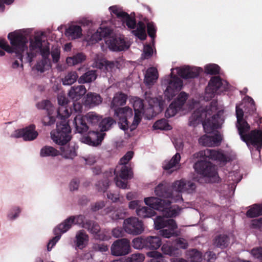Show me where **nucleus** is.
Here are the masks:
<instances>
[{
  "mask_svg": "<svg viewBox=\"0 0 262 262\" xmlns=\"http://www.w3.org/2000/svg\"><path fill=\"white\" fill-rule=\"evenodd\" d=\"M220 67L216 64H210L205 67V72L208 74L216 75L219 74Z\"/></svg>",
  "mask_w": 262,
  "mask_h": 262,
  "instance_id": "4d7b16f0",
  "label": "nucleus"
},
{
  "mask_svg": "<svg viewBox=\"0 0 262 262\" xmlns=\"http://www.w3.org/2000/svg\"><path fill=\"white\" fill-rule=\"evenodd\" d=\"M72 123L74 126L75 133L80 134L88 133V136L82 138L83 142L93 146H96L101 143L105 134L90 129V126L88 124L86 119L84 118V115L76 114L72 121Z\"/></svg>",
  "mask_w": 262,
  "mask_h": 262,
  "instance_id": "39448f33",
  "label": "nucleus"
},
{
  "mask_svg": "<svg viewBox=\"0 0 262 262\" xmlns=\"http://www.w3.org/2000/svg\"><path fill=\"white\" fill-rule=\"evenodd\" d=\"M86 56L82 53H78L72 57H67V64L68 66H73L84 61Z\"/></svg>",
  "mask_w": 262,
  "mask_h": 262,
  "instance_id": "a19ab883",
  "label": "nucleus"
},
{
  "mask_svg": "<svg viewBox=\"0 0 262 262\" xmlns=\"http://www.w3.org/2000/svg\"><path fill=\"white\" fill-rule=\"evenodd\" d=\"M132 244L133 247L135 249H145V237H136L133 240Z\"/></svg>",
  "mask_w": 262,
  "mask_h": 262,
  "instance_id": "5fc2aeb1",
  "label": "nucleus"
},
{
  "mask_svg": "<svg viewBox=\"0 0 262 262\" xmlns=\"http://www.w3.org/2000/svg\"><path fill=\"white\" fill-rule=\"evenodd\" d=\"M148 207L144 206L141 208H138L136 209V212L137 215L142 218L151 217L154 216L156 214V212L154 210L155 209Z\"/></svg>",
  "mask_w": 262,
  "mask_h": 262,
  "instance_id": "58836bf2",
  "label": "nucleus"
},
{
  "mask_svg": "<svg viewBox=\"0 0 262 262\" xmlns=\"http://www.w3.org/2000/svg\"><path fill=\"white\" fill-rule=\"evenodd\" d=\"M178 248L186 249L188 246V244L186 239L183 238H179L175 241V245Z\"/></svg>",
  "mask_w": 262,
  "mask_h": 262,
  "instance_id": "774afa93",
  "label": "nucleus"
},
{
  "mask_svg": "<svg viewBox=\"0 0 262 262\" xmlns=\"http://www.w3.org/2000/svg\"><path fill=\"white\" fill-rule=\"evenodd\" d=\"M141 113L142 111H137L136 110L135 111V116L134 118V121L133 122L132 124L130 126V131H132L134 129H135L137 127V125L139 124L140 122L141 121Z\"/></svg>",
  "mask_w": 262,
  "mask_h": 262,
  "instance_id": "13d9d810",
  "label": "nucleus"
},
{
  "mask_svg": "<svg viewBox=\"0 0 262 262\" xmlns=\"http://www.w3.org/2000/svg\"><path fill=\"white\" fill-rule=\"evenodd\" d=\"M78 76L76 71L69 72L67 75V85H71L78 79Z\"/></svg>",
  "mask_w": 262,
  "mask_h": 262,
  "instance_id": "052dcab7",
  "label": "nucleus"
},
{
  "mask_svg": "<svg viewBox=\"0 0 262 262\" xmlns=\"http://www.w3.org/2000/svg\"><path fill=\"white\" fill-rule=\"evenodd\" d=\"M111 253L115 256H124L131 252L130 243L127 238H121L115 241L111 246Z\"/></svg>",
  "mask_w": 262,
  "mask_h": 262,
  "instance_id": "f8f14e48",
  "label": "nucleus"
},
{
  "mask_svg": "<svg viewBox=\"0 0 262 262\" xmlns=\"http://www.w3.org/2000/svg\"><path fill=\"white\" fill-rule=\"evenodd\" d=\"M174 191L172 189V185L171 186L169 183L163 181L157 186L155 189V192L156 195L166 199V200H173L177 202L182 200V196L179 193L177 194L176 198H173Z\"/></svg>",
  "mask_w": 262,
  "mask_h": 262,
  "instance_id": "9d476101",
  "label": "nucleus"
},
{
  "mask_svg": "<svg viewBox=\"0 0 262 262\" xmlns=\"http://www.w3.org/2000/svg\"><path fill=\"white\" fill-rule=\"evenodd\" d=\"M102 98L100 95L89 92L85 98L84 104L90 107L99 105L102 102Z\"/></svg>",
  "mask_w": 262,
  "mask_h": 262,
  "instance_id": "393cba45",
  "label": "nucleus"
},
{
  "mask_svg": "<svg viewBox=\"0 0 262 262\" xmlns=\"http://www.w3.org/2000/svg\"><path fill=\"white\" fill-rule=\"evenodd\" d=\"M154 225L156 230L162 229L168 226L178 228L175 220L172 219H166L165 216H157L154 220Z\"/></svg>",
  "mask_w": 262,
  "mask_h": 262,
  "instance_id": "aec40b11",
  "label": "nucleus"
},
{
  "mask_svg": "<svg viewBox=\"0 0 262 262\" xmlns=\"http://www.w3.org/2000/svg\"><path fill=\"white\" fill-rule=\"evenodd\" d=\"M116 63H117V62L104 60L100 62H97L96 67L100 69H104L107 72H108L112 71V70L115 67Z\"/></svg>",
  "mask_w": 262,
  "mask_h": 262,
  "instance_id": "49530a36",
  "label": "nucleus"
},
{
  "mask_svg": "<svg viewBox=\"0 0 262 262\" xmlns=\"http://www.w3.org/2000/svg\"><path fill=\"white\" fill-rule=\"evenodd\" d=\"M248 99H249V101L247 106V109H248L247 113H248L253 117L255 115L256 117H258V114L256 112L255 103L254 100L250 97H248Z\"/></svg>",
  "mask_w": 262,
  "mask_h": 262,
  "instance_id": "864d4df0",
  "label": "nucleus"
},
{
  "mask_svg": "<svg viewBox=\"0 0 262 262\" xmlns=\"http://www.w3.org/2000/svg\"><path fill=\"white\" fill-rule=\"evenodd\" d=\"M246 216L249 218H253L262 215V204H254L247 211Z\"/></svg>",
  "mask_w": 262,
  "mask_h": 262,
  "instance_id": "ea45409f",
  "label": "nucleus"
},
{
  "mask_svg": "<svg viewBox=\"0 0 262 262\" xmlns=\"http://www.w3.org/2000/svg\"><path fill=\"white\" fill-rule=\"evenodd\" d=\"M66 232V220H64L61 224L58 225L54 229L55 237L51 239L47 245V250L50 251L56 243L60 238L61 234Z\"/></svg>",
  "mask_w": 262,
  "mask_h": 262,
  "instance_id": "6ab92c4d",
  "label": "nucleus"
},
{
  "mask_svg": "<svg viewBox=\"0 0 262 262\" xmlns=\"http://www.w3.org/2000/svg\"><path fill=\"white\" fill-rule=\"evenodd\" d=\"M199 155L202 159L194 164V168L198 173L204 177L215 178L217 175L216 166L209 160H217L221 162L228 161L226 155L215 150L206 149L200 151Z\"/></svg>",
  "mask_w": 262,
  "mask_h": 262,
  "instance_id": "f03ea898",
  "label": "nucleus"
},
{
  "mask_svg": "<svg viewBox=\"0 0 262 262\" xmlns=\"http://www.w3.org/2000/svg\"><path fill=\"white\" fill-rule=\"evenodd\" d=\"M82 35V29L80 26L73 25L67 28V36H68L72 39L80 38Z\"/></svg>",
  "mask_w": 262,
  "mask_h": 262,
  "instance_id": "473e14b6",
  "label": "nucleus"
},
{
  "mask_svg": "<svg viewBox=\"0 0 262 262\" xmlns=\"http://www.w3.org/2000/svg\"><path fill=\"white\" fill-rule=\"evenodd\" d=\"M218 116V115H214L211 119L208 118L203 123V126L205 132L209 133L218 128L219 124L216 121Z\"/></svg>",
  "mask_w": 262,
  "mask_h": 262,
  "instance_id": "c756f323",
  "label": "nucleus"
},
{
  "mask_svg": "<svg viewBox=\"0 0 262 262\" xmlns=\"http://www.w3.org/2000/svg\"><path fill=\"white\" fill-rule=\"evenodd\" d=\"M186 257L191 262H201L202 260V253L196 249L187 250L186 253Z\"/></svg>",
  "mask_w": 262,
  "mask_h": 262,
  "instance_id": "4c0bfd02",
  "label": "nucleus"
},
{
  "mask_svg": "<svg viewBox=\"0 0 262 262\" xmlns=\"http://www.w3.org/2000/svg\"><path fill=\"white\" fill-rule=\"evenodd\" d=\"M57 100L60 106L57 111V117L61 120V122L57 123L56 130L51 132V137L56 144L62 146L60 149L63 153L60 154V151L53 147L46 145L40 149V156L41 157H56L61 155L66 158V154L64 153V146L66 145V94L64 92L58 95Z\"/></svg>",
  "mask_w": 262,
  "mask_h": 262,
  "instance_id": "f257e3e1",
  "label": "nucleus"
},
{
  "mask_svg": "<svg viewBox=\"0 0 262 262\" xmlns=\"http://www.w3.org/2000/svg\"><path fill=\"white\" fill-rule=\"evenodd\" d=\"M158 77L157 70L154 67L149 68L146 71L144 82L146 85H152L156 82Z\"/></svg>",
  "mask_w": 262,
  "mask_h": 262,
  "instance_id": "a878e982",
  "label": "nucleus"
},
{
  "mask_svg": "<svg viewBox=\"0 0 262 262\" xmlns=\"http://www.w3.org/2000/svg\"><path fill=\"white\" fill-rule=\"evenodd\" d=\"M106 42L114 51H122L126 48L125 41L121 37H110L106 40Z\"/></svg>",
  "mask_w": 262,
  "mask_h": 262,
  "instance_id": "5701e85b",
  "label": "nucleus"
},
{
  "mask_svg": "<svg viewBox=\"0 0 262 262\" xmlns=\"http://www.w3.org/2000/svg\"><path fill=\"white\" fill-rule=\"evenodd\" d=\"M229 243V237L225 234H220L215 237L213 239V245L221 249L226 248Z\"/></svg>",
  "mask_w": 262,
  "mask_h": 262,
  "instance_id": "72a5a7b5",
  "label": "nucleus"
},
{
  "mask_svg": "<svg viewBox=\"0 0 262 262\" xmlns=\"http://www.w3.org/2000/svg\"><path fill=\"white\" fill-rule=\"evenodd\" d=\"M146 27L144 23L139 21L137 25V29L132 31L134 35L141 40H144L147 37Z\"/></svg>",
  "mask_w": 262,
  "mask_h": 262,
  "instance_id": "c9c22d12",
  "label": "nucleus"
},
{
  "mask_svg": "<svg viewBox=\"0 0 262 262\" xmlns=\"http://www.w3.org/2000/svg\"><path fill=\"white\" fill-rule=\"evenodd\" d=\"M153 54V50L151 46L147 45L144 46L143 53L142 54V58L144 59H149Z\"/></svg>",
  "mask_w": 262,
  "mask_h": 262,
  "instance_id": "0e129e2a",
  "label": "nucleus"
},
{
  "mask_svg": "<svg viewBox=\"0 0 262 262\" xmlns=\"http://www.w3.org/2000/svg\"><path fill=\"white\" fill-rule=\"evenodd\" d=\"M172 200H163L157 197H148L144 199V202L148 206L162 211L166 219L178 215L179 212L176 208L170 207Z\"/></svg>",
  "mask_w": 262,
  "mask_h": 262,
  "instance_id": "6e6552de",
  "label": "nucleus"
},
{
  "mask_svg": "<svg viewBox=\"0 0 262 262\" xmlns=\"http://www.w3.org/2000/svg\"><path fill=\"white\" fill-rule=\"evenodd\" d=\"M153 127L156 129L170 130V125L165 119H161L157 121L154 124Z\"/></svg>",
  "mask_w": 262,
  "mask_h": 262,
  "instance_id": "3c124183",
  "label": "nucleus"
},
{
  "mask_svg": "<svg viewBox=\"0 0 262 262\" xmlns=\"http://www.w3.org/2000/svg\"><path fill=\"white\" fill-rule=\"evenodd\" d=\"M123 228L126 232L133 235H139L144 230L143 222L136 217H130L124 220Z\"/></svg>",
  "mask_w": 262,
  "mask_h": 262,
  "instance_id": "9b49d317",
  "label": "nucleus"
},
{
  "mask_svg": "<svg viewBox=\"0 0 262 262\" xmlns=\"http://www.w3.org/2000/svg\"><path fill=\"white\" fill-rule=\"evenodd\" d=\"M167 227H168V229H163L160 231V235L163 237L165 238H170L172 236H177L178 235L175 231V230L178 228H174L171 226H168Z\"/></svg>",
  "mask_w": 262,
  "mask_h": 262,
  "instance_id": "09e8293b",
  "label": "nucleus"
},
{
  "mask_svg": "<svg viewBox=\"0 0 262 262\" xmlns=\"http://www.w3.org/2000/svg\"><path fill=\"white\" fill-rule=\"evenodd\" d=\"M116 123V121L112 117L105 118L101 120L99 123L100 127H101V130L103 131H107L110 129L112 126Z\"/></svg>",
  "mask_w": 262,
  "mask_h": 262,
  "instance_id": "a18cd8bd",
  "label": "nucleus"
},
{
  "mask_svg": "<svg viewBox=\"0 0 262 262\" xmlns=\"http://www.w3.org/2000/svg\"><path fill=\"white\" fill-rule=\"evenodd\" d=\"M86 90L84 85L73 86L68 93V97L73 101L79 100L85 93Z\"/></svg>",
  "mask_w": 262,
  "mask_h": 262,
  "instance_id": "4be33fe9",
  "label": "nucleus"
},
{
  "mask_svg": "<svg viewBox=\"0 0 262 262\" xmlns=\"http://www.w3.org/2000/svg\"><path fill=\"white\" fill-rule=\"evenodd\" d=\"M162 245L161 239L158 236H149L145 237V249L157 250Z\"/></svg>",
  "mask_w": 262,
  "mask_h": 262,
  "instance_id": "bb28decb",
  "label": "nucleus"
},
{
  "mask_svg": "<svg viewBox=\"0 0 262 262\" xmlns=\"http://www.w3.org/2000/svg\"><path fill=\"white\" fill-rule=\"evenodd\" d=\"M109 183L110 181L108 179L106 178L105 179L102 181L98 182L97 184H96V186L97 187H98V188L99 191L104 192L107 189L109 186Z\"/></svg>",
  "mask_w": 262,
  "mask_h": 262,
  "instance_id": "338daca9",
  "label": "nucleus"
},
{
  "mask_svg": "<svg viewBox=\"0 0 262 262\" xmlns=\"http://www.w3.org/2000/svg\"><path fill=\"white\" fill-rule=\"evenodd\" d=\"M178 106L176 104V103L172 102L169 105V107L167 108L165 113V117L166 118H170L174 116L178 113V112L181 109V108H178Z\"/></svg>",
  "mask_w": 262,
  "mask_h": 262,
  "instance_id": "603ef678",
  "label": "nucleus"
},
{
  "mask_svg": "<svg viewBox=\"0 0 262 262\" xmlns=\"http://www.w3.org/2000/svg\"><path fill=\"white\" fill-rule=\"evenodd\" d=\"M76 239V246L82 249L86 245L89 241V236L84 230H80L77 233Z\"/></svg>",
  "mask_w": 262,
  "mask_h": 262,
  "instance_id": "2f4dec72",
  "label": "nucleus"
},
{
  "mask_svg": "<svg viewBox=\"0 0 262 262\" xmlns=\"http://www.w3.org/2000/svg\"><path fill=\"white\" fill-rule=\"evenodd\" d=\"M162 252L166 255L173 256H179L181 254V250L170 242L164 244L161 247Z\"/></svg>",
  "mask_w": 262,
  "mask_h": 262,
  "instance_id": "c85d7f7f",
  "label": "nucleus"
},
{
  "mask_svg": "<svg viewBox=\"0 0 262 262\" xmlns=\"http://www.w3.org/2000/svg\"><path fill=\"white\" fill-rule=\"evenodd\" d=\"M84 118L86 119L88 124L94 126L99 124L102 117L96 113L91 112L84 115Z\"/></svg>",
  "mask_w": 262,
  "mask_h": 262,
  "instance_id": "e433bc0d",
  "label": "nucleus"
},
{
  "mask_svg": "<svg viewBox=\"0 0 262 262\" xmlns=\"http://www.w3.org/2000/svg\"><path fill=\"white\" fill-rule=\"evenodd\" d=\"M202 71V70L201 68L190 67L188 66L178 69V75L185 79L198 77Z\"/></svg>",
  "mask_w": 262,
  "mask_h": 262,
  "instance_id": "a211bd4d",
  "label": "nucleus"
},
{
  "mask_svg": "<svg viewBox=\"0 0 262 262\" xmlns=\"http://www.w3.org/2000/svg\"><path fill=\"white\" fill-rule=\"evenodd\" d=\"M147 256L152 257L150 262H166L163 259L162 254L158 251H154L147 253Z\"/></svg>",
  "mask_w": 262,
  "mask_h": 262,
  "instance_id": "6e6d98bb",
  "label": "nucleus"
},
{
  "mask_svg": "<svg viewBox=\"0 0 262 262\" xmlns=\"http://www.w3.org/2000/svg\"><path fill=\"white\" fill-rule=\"evenodd\" d=\"M249 128V129H245L243 127L239 129L238 132L241 139L248 147L252 145L259 152L262 148V130L255 129L250 131V125Z\"/></svg>",
  "mask_w": 262,
  "mask_h": 262,
  "instance_id": "1a4fd4ad",
  "label": "nucleus"
},
{
  "mask_svg": "<svg viewBox=\"0 0 262 262\" xmlns=\"http://www.w3.org/2000/svg\"><path fill=\"white\" fill-rule=\"evenodd\" d=\"M127 99V95L122 92L115 94L112 101L111 106L115 111V116L118 119V124L121 129L128 130L129 128L128 118L133 116L132 108L128 106L120 107L126 104Z\"/></svg>",
  "mask_w": 262,
  "mask_h": 262,
  "instance_id": "7ed1b4c3",
  "label": "nucleus"
},
{
  "mask_svg": "<svg viewBox=\"0 0 262 262\" xmlns=\"http://www.w3.org/2000/svg\"><path fill=\"white\" fill-rule=\"evenodd\" d=\"M112 33V30L108 27H100L96 32L92 34L89 41L94 44L99 40H102L103 38H106Z\"/></svg>",
  "mask_w": 262,
  "mask_h": 262,
  "instance_id": "412c9836",
  "label": "nucleus"
},
{
  "mask_svg": "<svg viewBox=\"0 0 262 262\" xmlns=\"http://www.w3.org/2000/svg\"><path fill=\"white\" fill-rule=\"evenodd\" d=\"M93 251L103 252L107 251V246L103 243L94 244L92 247Z\"/></svg>",
  "mask_w": 262,
  "mask_h": 262,
  "instance_id": "e2e57ef3",
  "label": "nucleus"
},
{
  "mask_svg": "<svg viewBox=\"0 0 262 262\" xmlns=\"http://www.w3.org/2000/svg\"><path fill=\"white\" fill-rule=\"evenodd\" d=\"M8 38L12 47L4 39L0 38V48L9 53H14L16 58L22 61L24 53L28 50V39L23 34L16 32L9 33Z\"/></svg>",
  "mask_w": 262,
  "mask_h": 262,
  "instance_id": "20e7f679",
  "label": "nucleus"
},
{
  "mask_svg": "<svg viewBox=\"0 0 262 262\" xmlns=\"http://www.w3.org/2000/svg\"><path fill=\"white\" fill-rule=\"evenodd\" d=\"M147 31L148 35L153 39L156 37L157 29L153 22L147 24Z\"/></svg>",
  "mask_w": 262,
  "mask_h": 262,
  "instance_id": "bf43d9fd",
  "label": "nucleus"
},
{
  "mask_svg": "<svg viewBox=\"0 0 262 262\" xmlns=\"http://www.w3.org/2000/svg\"><path fill=\"white\" fill-rule=\"evenodd\" d=\"M172 189L176 192H185L188 193H192L196 189L195 183L185 179L176 181L172 184Z\"/></svg>",
  "mask_w": 262,
  "mask_h": 262,
  "instance_id": "dca6fc26",
  "label": "nucleus"
},
{
  "mask_svg": "<svg viewBox=\"0 0 262 262\" xmlns=\"http://www.w3.org/2000/svg\"><path fill=\"white\" fill-rule=\"evenodd\" d=\"M236 116L237 118L236 127L239 130L240 128L244 127L245 129H249V124L247 121L244 119V112L243 110L238 106H236Z\"/></svg>",
  "mask_w": 262,
  "mask_h": 262,
  "instance_id": "7c9ffc66",
  "label": "nucleus"
},
{
  "mask_svg": "<svg viewBox=\"0 0 262 262\" xmlns=\"http://www.w3.org/2000/svg\"><path fill=\"white\" fill-rule=\"evenodd\" d=\"M180 159L181 156L180 154L177 152L172 157V158L170 161L165 162V163L163 165L164 169L166 170H168L174 167L175 166H176L177 164H179Z\"/></svg>",
  "mask_w": 262,
  "mask_h": 262,
  "instance_id": "c03bdc74",
  "label": "nucleus"
},
{
  "mask_svg": "<svg viewBox=\"0 0 262 262\" xmlns=\"http://www.w3.org/2000/svg\"><path fill=\"white\" fill-rule=\"evenodd\" d=\"M35 125L31 124L22 129H17L15 131V133L13 137L18 138H23L25 141H32L35 139L38 134L35 130Z\"/></svg>",
  "mask_w": 262,
  "mask_h": 262,
  "instance_id": "2eb2a0df",
  "label": "nucleus"
},
{
  "mask_svg": "<svg viewBox=\"0 0 262 262\" xmlns=\"http://www.w3.org/2000/svg\"><path fill=\"white\" fill-rule=\"evenodd\" d=\"M45 34L43 32L35 33L34 37L30 39L29 51L27 52L28 61L32 62L37 54L40 53L43 58L48 59L50 55L49 43L43 39Z\"/></svg>",
  "mask_w": 262,
  "mask_h": 262,
  "instance_id": "423d86ee",
  "label": "nucleus"
},
{
  "mask_svg": "<svg viewBox=\"0 0 262 262\" xmlns=\"http://www.w3.org/2000/svg\"><path fill=\"white\" fill-rule=\"evenodd\" d=\"M106 212L113 220L123 219L125 216V212L121 208H117L114 206L106 209Z\"/></svg>",
  "mask_w": 262,
  "mask_h": 262,
  "instance_id": "cd10ccee",
  "label": "nucleus"
},
{
  "mask_svg": "<svg viewBox=\"0 0 262 262\" xmlns=\"http://www.w3.org/2000/svg\"><path fill=\"white\" fill-rule=\"evenodd\" d=\"M188 97V95L187 93L184 92H181L178 96L177 99L172 102L176 103V104L178 106V108H182Z\"/></svg>",
  "mask_w": 262,
  "mask_h": 262,
  "instance_id": "8fccbe9b",
  "label": "nucleus"
},
{
  "mask_svg": "<svg viewBox=\"0 0 262 262\" xmlns=\"http://www.w3.org/2000/svg\"><path fill=\"white\" fill-rule=\"evenodd\" d=\"M110 10L112 13L116 15L118 18L122 19L126 14L125 12L119 10L116 6H111L109 8Z\"/></svg>",
  "mask_w": 262,
  "mask_h": 262,
  "instance_id": "69168bd1",
  "label": "nucleus"
},
{
  "mask_svg": "<svg viewBox=\"0 0 262 262\" xmlns=\"http://www.w3.org/2000/svg\"><path fill=\"white\" fill-rule=\"evenodd\" d=\"M97 75L96 71L91 70L86 72L78 79V82L80 83L91 82L96 79Z\"/></svg>",
  "mask_w": 262,
  "mask_h": 262,
  "instance_id": "79ce46f5",
  "label": "nucleus"
},
{
  "mask_svg": "<svg viewBox=\"0 0 262 262\" xmlns=\"http://www.w3.org/2000/svg\"><path fill=\"white\" fill-rule=\"evenodd\" d=\"M122 21L123 23H125L130 29H134L137 25L135 18L132 17L127 13H126L124 17L122 18Z\"/></svg>",
  "mask_w": 262,
  "mask_h": 262,
  "instance_id": "de8ad7c7",
  "label": "nucleus"
},
{
  "mask_svg": "<svg viewBox=\"0 0 262 262\" xmlns=\"http://www.w3.org/2000/svg\"><path fill=\"white\" fill-rule=\"evenodd\" d=\"M183 86V81L178 76H174L171 78L168 83V85L165 91V97L171 100L181 90Z\"/></svg>",
  "mask_w": 262,
  "mask_h": 262,
  "instance_id": "4468645a",
  "label": "nucleus"
},
{
  "mask_svg": "<svg viewBox=\"0 0 262 262\" xmlns=\"http://www.w3.org/2000/svg\"><path fill=\"white\" fill-rule=\"evenodd\" d=\"M203 113L199 110L195 111L189 118V125L192 126L197 125L202 121Z\"/></svg>",
  "mask_w": 262,
  "mask_h": 262,
  "instance_id": "37998d69",
  "label": "nucleus"
},
{
  "mask_svg": "<svg viewBox=\"0 0 262 262\" xmlns=\"http://www.w3.org/2000/svg\"><path fill=\"white\" fill-rule=\"evenodd\" d=\"M223 88L224 90H226L227 88L222 81L220 76H214L211 77L208 82L207 86L206 88L205 92L206 94L210 95V97H213L214 94L217 92L220 88Z\"/></svg>",
  "mask_w": 262,
  "mask_h": 262,
  "instance_id": "f3484780",
  "label": "nucleus"
},
{
  "mask_svg": "<svg viewBox=\"0 0 262 262\" xmlns=\"http://www.w3.org/2000/svg\"><path fill=\"white\" fill-rule=\"evenodd\" d=\"M114 174H118L120 179L123 180H127L130 179L133 177V172L130 167L126 165H121L120 168L119 167H117L114 170Z\"/></svg>",
  "mask_w": 262,
  "mask_h": 262,
  "instance_id": "b1692460",
  "label": "nucleus"
},
{
  "mask_svg": "<svg viewBox=\"0 0 262 262\" xmlns=\"http://www.w3.org/2000/svg\"><path fill=\"white\" fill-rule=\"evenodd\" d=\"M199 143L204 146H212V142L210 136L204 135L199 140Z\"/></svg>",
  "mask_w": 262,
  "mask_h": 262,
  "instance_id": "680f3d73",
  "label": "nucleus"
},
{
  "mask_svg": "<svg viewBox=\"0 0 262 262\" xmlns=\"http://www.w3.org/2000/svg\"><path fill=\"white\" fill-rule=\"evenodd\" d=\"M84 218L83 215H79L75 216H70L67 219V231L71 228L72 224L78 225L93 234L95 238L102 241L106 239V236L101 233L100 227L98 224L91 220L84 222Z\"/></svg>",
  "mask_w": 262,
  "mask_h": 262,
  "instance_id": "0eeeda50",
  "label": "nucleus"
},
{
  "mask_svg": "<svg viewBox=\"0 0 262 262\" xmlns=\"http://www.w3.org/2000/svg\"><path fill=\"white\" fill-rule=\"evenodd\" d=\"M37 108L39 110H46L47 112V116L42 119V122L45 125H51L54 124L55 118L52 116L54 112V107L50 101L44 100L38 102L36 105Z\"/></svg>",
  "mask_w": 262,
  "mask_h": 262,
  "instance_id": "ddd939ff",
  "label": "nucleus"
},
{
  "mask_svg": "<svg viewBox=\"0 0 262 262\" xmlns=\"http://www.w3.org/2000/svg\"><path fill=\"white\" fill-rule=\"evenodd\" d=\"M69 101L67 99V119L70 117L72 115L75 116L76 114H79L81 112L82 107L81 104L77 102V101H73L72 103V107H70V110L68 107H69Z\"/></svg>",
  "mask_w": 262,
  "mask_h": 262,
  "instance_id": "f704fd0d",
  "label": "nucleus"
}]
</instances>
